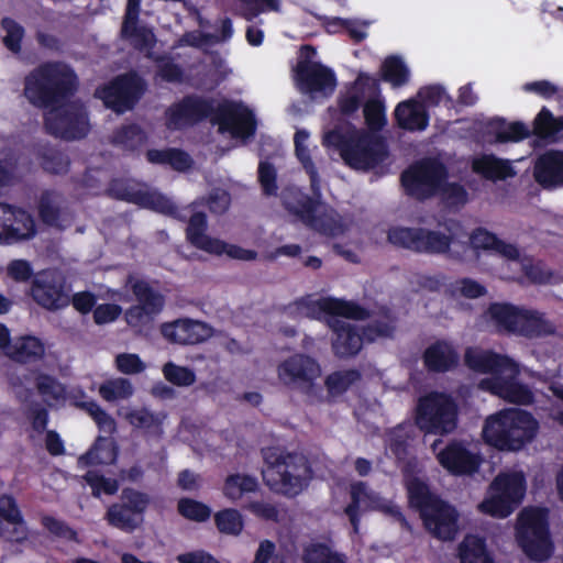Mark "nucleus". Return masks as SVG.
I'll return each mask as SVG.
<instances>
[{
    "instance_id": "nucleus-1",
    "label": "nucleus",
    "mask_w": 563,
    "mask_h": 563,
    "mask_svg": "<svg viewBox=\"0 0 563 563\" xmlns=\"http://www.w3.org/2000/svg\"><path fill=\"white\" fill-rule=\"evenodd\" d=\"M295 306L300 314L308 318L320 319L322 316H327L325 322L333 331L332 350L340 358L355 356L362 350L365 341L373 342L379 338H388L394 331L393 320L389 317H384V320L362 329L341 319L343 317L363 320L369 316L366 309L352 301L306 297L296 301Z\"/></svg>"
},
{
    "instance_id": "nucleus-2",
    "label": "nucleus",
    "mask_w": 563,
    "mask_h": 563,
    "mask_svg": "<svg viewBox=\"0 0 563 563\" xmlns=\"http://www.w3.org/2000/svg\"><path fill=\"white\" fill-rule=\"evenodd\" d=\"M296 155L310 176L311 189L317 198H310L298 189H289L283 195L286 209L307 227L324 235H342L349 230L352 222L318 199L320 197V180L310 158L308 146L296 148Z\"/></svg>"
},
{
    "instance_id": "nucleus-3",
    "label": "nucleus",
    "mask_w": 563,
    "mask_h": 563,
    "mask_svg": "<svg viewBox=\"0 0 563 563\" xmlns=\"http://www.w3.org/2000/svg\"><path fill=\"white\" fill-rule=\"evenodd\" d=\"M465 364L473 371L490 373L492 377L482 379L479 387L506 401L529 405L533 400L532 391L516 380L518 364L507 356H501L477 347L467 349Z\"/></svg>"
},
{
    "instance_id": "nucleus-4",
    "label": "nucleus",
    "mask_w": 563,
    "mask_h": 563,
    "mask_svg": "<svg viewBox=\"0 0 563 563\" xmlns=\"http://www.w3.org/2000/svg\"><path fill=\"white\" fill-rule=\"evenodd\" d=\"M78 85L74 70L65 63H46L24 80V96L36 107H48L73 95Z\"/></svg>"
},
{
    "instance_id": "nucleus-5",
    "label": "nucleus",
    "mask_w": 563,
    "mask_h": 563,
    "mask_svg": "<svg viewBox=\"0 0 563 563\" xmlns=\"http://www.w3.org/2000/svg\"><path fill=\"white\" fill-rule=\"evenodd\" d=\"M538 430L539 423L529 412L511 408L487 417L483 437L500 450L517 451L531 442Z\"/></svg>"
},
{
    "instance_id": "nucleus-6",
    "label": "nucleus",
    "mask_w": 563,
    "mask_h": 563,
    "mask_svg": "<svg viewBox=\"0 0 563 563\" xmlns=\"http://www.w3.org/2000/svg\"><path fill=\"white\" fill-rule=\"evenodd\" d=\"M323 145L339 148L343 161L360 170L374 167L386 156L385 145L376 135L351 126L328 132Z\"/></svg>"
},
{
    "instance_id": "nucleus-7",
    "label": "nucleus",
    "mask_w": 563,
    "mask_h": 563,
    "mask_svg": "<svg viewBox=\"0 0 563 563\" xmlns=\"http://www.w3.org/2000/svg\"><path fill=\"white\" fill-rule=\"evenodd\" d=\"M266 467L263 470L265 484L275 493L296 496L311 479V470L301 454L268 450L264 453Z\"/></svg>"
},
{
    "instance_id": "nucleus-8",
    "label": "nucleus",
    "mask_w": 563,
    "mask_h": 563,
    "mask_svg": "<svg viewBox=\"0 0 563 563\" xmlns=\"http://www.w3.org/2000/svg\"><path fill=\"white\" fill-rule=\"evenodd\" d=\"M445 175V168L441 163L429 159L405 172L401 181L407 192L419 199L439 192L449 205L465 203L467 199L465 189L455 183H444Z\"/></svg>"
},
{
    "instance_id": "nucleus-9",
    "label": "nucleus",
    "mask_w": 563,
    "mask_h": 563,
    "mask_svg": "<svg viewBox=\"0 0 563 563\" xmlns=\"http://www.w3.org/2000/svg\"><path fill=\"white\" fill-rule=\"evenodd\" d=\"M487 316L498 331L526 338H539L555 332V325L539 310L510 303H493Z\"/></svg>"
},
{
    "instance_id": "nucleus-10",
    "label": "nucleus",
    "mask_w": 563,
    "mask_h": 563,
    "mask_svg": "<svg viewBox=\"0 0 563 563\" xmlns=\"http://www.w3.org/2000/svg\"><path fill=\"white\" fill-rule=\"evenodd\" d=\"M457 405L445 393H430L421 397L416 409V424L426 432L445 435L457 427Z\"/></svg>"
},
{
    "instance_id": "nucleus-11",
    "label": "nucleus",
    "mask_w": 563,
    "mask_h": 563,
    "mask_svg": "<svg viewBox=\"0 0 563 563\" xmlns=\"http://www.w3.org/2000/svg\"><path fill=\"white\" fill-rule=\"evenodd\" d=\"M174 213L172 216L185 219L189 214L188 225L186 229L187 239L197 249L213 255L225 254L228 257L240 261H254L257 258V253L253 250H246L241 246L229 244L220 239L209 236L207 231V218L202 212H195L192 207H187L177 212L174 205Z\"/></svg>"
},
{
    "instance_id": "nucleus-12",
    "label": "nucleus",
    "mask_w": 563,
    "mask_h": 563,
    "mask_svg": "<svg viewBox=\"0 0 563 563\" xmlns=\"http://www.w3.org/2000/svg\"><path fill=\"white\" fill-rule=\"evenodd\" d=\"M526 493L522 472L509 471L499 474L490 484L488 496L478 505L482 512L505 518L520 504Z\"/></svg>"
},
{
    "instance_id": "nucleus-13",
    "label": "nucleus",
    "mask_w": 563,
    "mask_h": 563,
    "mask_svg": "<svg viewBox=\"0 0 563 563\" xmlns=\"http://www.w3.org/2000/svg\"><path fill=\"white\" fill-rule=\"evenodd\" d=\"M517 539L525 553L538 561L551 553L547 511L540 508H526L518 518Z\"/></svg>"
},
{
    "instance_id": "nucleus-14",
    "label": "nucleus",
    "mask_w": 563,
    "mask_h": 563,
    "mask_svg": "<svg viewBox=\"0 0 563 563\" xmlns=\"http://www.w3.org/2000/svg\"><path fill=\"white\" fill-rule=\"evenodd\" d=\"M124 287L133 292L136 301L125 311V321L130 327L140 331L150 325L155 317L161 313L165 305V298L159 291L152 288L147 282L134 274L126 276Z\"/></svg>"
},
{
    "instance_id": "nucleus-15",
    "label": "nucleus",
    "mask_w": 563,
    "mask_h": 563,
    "mask_svg": "<svg viewBox=\"0 0 563 563\" xmlns=\"http://www.w3.org/2000/svg\"><path fill=\"white\" fill-rule=\"evenodd\" d=\"M321 375L320 363L305 353H295L277 366V377L280 384L308 396L317 395L319 390L318 380Z\"/></svg>"
},
{
    "instance_id": "nucleus-16",
    "label": "nucleus",
    "mask_w": 563,
    "mask_h": 563,
    "mask_svg": "<svg viewBox=\"0 0 563 563\" xmlns=\"http://www.w3.org/2000/svg\"><path fill=\"white\" fill-rule=\"evenodd\" d=\"M316 55L311 46L302 47V57L295 68V79L299 90L312 99L328 97L336 87L334 73L327 66L312 60Z\"/></svg>"
},
{
    "instance_id": "nucleus-17",
    "label": "nucleus",
    "mask_w": 563,
    "mask_h": 563,
    "mask_svg": "<svg viewBox=\"0 0 563 563\" xmlns=\"http://www.w3.org/2000/svg\"><path fill=\"white\" fill-rule=\"evenodd\" d=\"M151 498L146 493L134 488H124L120 501L111 505L106 514L110 526L124 532H133L144 522V514Z\"/></svg>"
},
{
    "instance_id": "nucleus-18",
    "label": "nucleus",
    "mask_w": 563,
    "mask_h": 563,
    "mask_svg": "<svg viewBox=\"0 0 563 563\" xmlns=\"http://www.w3.org/2000/svg\"><path fill=\"white\" fill-rule=\"evenodd\" d=\"M47 131L64 140L81 139L89 132V122L84 106L69 101L51 109L45 117Z\"/></svg>"
},
{
    "instance_id": "nucleus-19",
    "label": "nucleus",
    "mask_w": 563,
    "mask_h": 563,
    "mask_svg": "<svg viewBox=\"0 0 563 563\" xmlns=\"http://www.w3.org/2000/svg\"><path fill=\"white\" fill-rule=\"evenodd\" d=\"M351 503L344 509L345 515L353 527V532H360L361 511L377 510L397 518L404 526H407L405 518L398 507L382 498L373 492L364 482H355L350 487Z\"/></svg>"
},
{
    "instance_id": "nucleus-20",
    "label": "nucleus",
    "mask_w": 563,
    "mask_h": 563,
    "mask_svg": "<svg viewBox=\"0 0 563 563\" xmlns=\"http://www.w3.org/2000/svg\"><path fill=\"white\" fill-rule=\"evenodd\" d=\"M143 90V80L135 74H129L98 89L96 96L103 100L106 107L113 109L117 113H123L133 107Z\"/></svg>"
},
{
    "instance_id": "nucleus-21",
    "label": "nucleus",
    "mask_w": 563,
    "mask_h": 563,
    "mask_svg": "<svg viewBox=\"0 0 563 563\" xmlns=\"http://www.w3.org/2000/svg\"><path fill=\"white\" fill-rule=\"evenodd\" d=\"M438 462L454 475H471L478 471L483 461L477 444L452 441L437 452Z\"/></svg>"
},
{
    "instance_id": "nucleus-22",
    "label": "nucleus",
    "mask_w": 563,
    "mask_h": 563,
    "mask_svg": "<svg viewBox=\"0 0 563 563\" xmlns=\"http://www.w3.org/2000/svg\"><path fill=\"white\" fill-rule=\"evenodd\" d=\"M110 194L121 200L133 202L165 214L174 213V203L157 191H150L145 186L135 181L114 180L110 186Z\"/></svg>"
},
{
    "instance_id": "nucleus-23",
    "label": "nucleus",
    "mask_w": 563,
    "mask_h": 563,
    "mask_svg": "<svg viewBox=\"0 0 563 563\" xmlns=\"http://www.w3.org/2000/svg\"><path fill=\"white\" fill-rule=\"evenodd\" d=\"M421 518L428 532L439 540H453L459 531V514L454 507L443 500H435L428 505Z\"/></svg>"
},
{
    "instance_id": "nucleus-24",
    "label": "nucleus",
    "mask_w": 563,
    "mask_h": 563,
    "mask_svg": "<svg viewBox=\"0 0 563 563\" xmlns=\"http://www.w3.org/2000/svg\"><path fill=\"white\" fill-rule=\"evenodd\" d=\"M213 118L219 131L229 132L234 137H250L255 132L253 113L244 106L234 102L218 104Z\"/></svg>"
},
{
    "instance_id": "nucleus-25",
    "label": "nucleus",
    "mask_w": 563,
    "mask_h": 563,
    "mask_svg": "<svg viewBox=\"0 0 563 563\" xmlns=\"http://www.w3.org/2000/svg\"><path fill=\"white\" fill-rule=\"evenodd\" d=\"M32 297L43 308L57 310L69 303L60 275L54 271L38 274L32 285Z\"/></svg>"
},
{
    "instance_id": "nucleus-26",
    "label": "nucleus",
    "mask_w": 563,
    "mask_h": 563,
    "mask_svg": "<svg viewBox=\"0 0 563 563\" xmlns=\"http://www.w3.org/2000/svg\"><path fill=\"white\" fill-rule=\"evenodd\" d=\"M213 106L202 99L187 97L166 111V125L170 130L190 126L213 111Z\"/></svg>"
},
{
    "instance_id": "nucleus-27",
    "label": "nucleus",
    "mask_w": 563,
    "mask_h": 563,
    "mask_svg": "<svg viewBox=\"0 0 563 563\" xmlns=\"http://www.w3.org/2000/svg\"><path fill=\"white\" fill-rule=\"evenodd\" d=\"M163 336L176 344H198L212 335V329L205 322L188 318L163 323Z\"/></svg>"
},
{
    "instance_id": "nucleus-28",
    "label": "nucleus",
    "mask_w": 563,
    "mask_h": 563,
    "mask_svg": "<svg viewBox=\"0 0 563 563\" xmlns=\"http://www.w3.org/2000/svg\"><path fill=\"white\" fill-rule=\"evenodd\" d=\"M15 219L11 206L0 203V242H15L29 240L36 233L34 219L29 213H21L16 221H22L23 225H14L11 221Z\"/></svg>"
},
{
    "instance_id": "nucleus-29",
    "label": "nucleus",
    "mask_w": 563,
    "mask_h": 563,
    "mask_svg": "<svg viewBox=\"0 0 563 563\" xmlns=\"http://www.w3.org/2000/svg\"><path fill=\"white\" fill-rule=\"evenodd\" d=\"M536 180L547 187L563 186V152L549 151L536 163Z\"/></svg>"
},
{
    "instance_id": "nucleus-30",
    "label": "nucleus",
    "mask_w": 563,
    "mask_h": 563,
    "mask_svg": "<svg viewBox=\"0 0 563 563\" xmlns=\"http://www.w3.org/2000/svg\"><path fill=\"white\" fill-rule=\"evenodd\" d=\"M44 343L36 336L25 335L15 338L7 356L19 363H33L43 358Z\"/></svg>"
},
{
    "instance_id": "nucleus-31",
    "label": "nucleus",
    "mask_w": 563,
    "mask_h": 563,
    "mask_svg": "<svg viewBox=\"0 0 563 563\" xmlns=\"http://www.w3.org/2000/svg\"><path fill=\"white\" fill-rule=\"evenodd\" d=\"M395 115L398 124L407 130H424L428 125V114L424 104L416 100L400 102Z\"/></svg>"
},
{
    "instance_id": "nucleus-32",
    "label": "nucleus",
    "mask_w": 563,
    "mask_h": 563,
    "mask_svg": "<svg viewBox=\"0 0 563 563\" xmlns=\"http://www.w3.org/2000/svg\"><path fill=\"white\" fill-rule=\"evenodd\" d=\"M471 243L474 249H483L500 255L505 262L518 256V249L516 245L499 240L496 235L485 229L475 230L471 235Z\"/></svg>"
},
{
    "instance_id": "nucleus-33",
    "label": "nucleus",
    "mask_w": 563,
    "mask_h": 563,
    "mask_svg": "<svg viewBox=\"0 0 563 563\" xmlns=\"http://www.w3.org/2000/svg\"><path fill=\"white\" fill-rule=\"evenodd\" d=\"M473 170L490 180H503L515 175L511 163L494 155H482L473 161Z\"/></svg>"
},
{
    "instance_id": "nucleus-34",
    "label": "nucleus",
    "mask_w": 563,
    "mask_h": 563,
    "mask_svg": "<svg viewBox=\"0 0 563 563\" xmlns=\"http://www.w3.org/2000/svg\"><path fill=\"white\" fill-rule=\"evenodd\" d=\"M457 360L456 351L450 343L444 341L434 343L424 352V363L431 371H449L457 363Z\"/></svg>"
},
{
    "instance_id": "nucleus-35",
    "label": "nucleus",
    "mask_w": 563,
    "mask_h": 563,
    "mask_svg": "<svg viewBox=\"0 0 563 563\" xmlns=\"http://www.w3.org/2000/svg\"><path fill=\"white\" fill-rule=\"evenodd\" d=\"M124 419L136 429H141L153 435L163 433L164 415L154 413L146 408H134L123 412Z\"/></svg>"
},
{
    "instance_id": "nucleus-36",
    "label": "nucleus",
    "mask_w": 563,
    "mask_h": 563,
    "mask_svg": "<svg viewBox=\"0 0 563 563\" xmlns=\"http://www.w3.org/2000/svg\"><path fill=\"white\" fill-rule=\"evenodd\" d=\"M507 263L514 272L520 269L534 284H545L552 277L551 272L541 262L534 263L531 258L521 256L519 251L518 256L514 260H508Z\"/></svg>"
},
{
    "instance_id": "nucleus-37",
    "label": "nucleus",
    "mask_w": 563,
    "mask_h": 563,
    "mask_svg": "<svg viewBox=\"0 0 563 563\" xmlns=\"http://www.w3.org/2000/svg\"><path fill=\"white\" fill-rule=\"evenodd\" d=\"M258 482L246 474H233L225 478L222 493L231 501L240 500L245 494L256 492Z\"/></svg>"
},
{
    "instance_id": "nucleus-38",
    "label": "nucleus",
    "mask_w": 563,
    "mask_h": 563,
    "mask_svg": "<svg viewBox=\"0 0 563 563\" xmlns=\"http://www.w3.org/2000/svg\"><path fill=\"white\" fill-rule=\"evenodd\" d=\"M461 563H494L485 542L476 536H466L459 548Z\"/></svg>"
},
{
    "instance_id": "nucleus-39",
    "label": "nucleus",
    "mask_w": 563,
    "mask_h": 563,
    "mask_svg": "<svg viewBox=\"0 0 563 563\" xmlns=\"http://www.w3.org/2000/svg\"><path fill=\"white\" fill-rule=\"evenodd\" d=\"M35 385L38 394L47 405L60 402L66 398L65 386L51 375L37 374Z\"/></svg>"
},
{
    "instance_id": "nucleus-40",
    "label": "nucleus",
    "mask_w": 563,
    "mask_h": 563,
    "mask_svg": "<svg viewBox=\"0 0 563 563\" xmlns=\"http://www.w3.org/2000/svg\"><path fill=\"white\" fill-rule=\"evenodd\" d=\"M406 485L410 504L420 510V515H422L423 509L428 505L440 500L438 497L431 495L424 482L416 476H407Z\"/></svg>"
},
{
    "instance_id": "nucleus-41",
    "label": "nucleus",
    "mask_w": 563,
    "mask_h": 563,
    "mask_svg": "<svg viewBox=\"0 0 563 563\" xmlns=\"http://www.w3.org/2000/svg\"><path fill=\"white\" fill-rule=\"evenodd\" d=\"M145 141V133L135 124L122 126L112 135V143L126 151L139 148Z\"/></svg>"
},
{
    "instance_id": "nucleus-42",
    "label": "nucleus",
    "mask_w": 563,
    "mask_h": 563,
    "mask_svg": "<svg viewBox=\"0 0 563 563\" xmlns=\"http://www.w3.org/2000/svg\"><path fill=\"white\" fill-rule=\"evenodd\" d=\"M114 459L115 454L111 443L107 439L98 438L92 449L79 457L78 463L82 466L108 464L113 462Z\"/></svg>"
},
{
    "instance_id": "nucleus-43",
    "label": "nucleus",
    "mask_w": 563,
    "mask_h": 563,
    "mask_svg": "<svg viewBox=\"0 0 563 563\" xmlns=\"http://www.w3.org/2000/svg\"><path fill=\"white\" fill-rule=\"evenodd\" d=\"M418 252L440 254L449 250L452 239L442 232L420 229Z\"/></svg>"
},
{
    "instance_id": "nucleus-44",
    "label": "nucleus",
    "mask_w": 563,
    "mask_h": 563,
    "mask_svg": "<svg viewBox=\"0 0 563 563\" xmlns=\"http://www.w3.org/2000/svg\"><path fill=\"white\" fill-rule=\"evenodd\" d=\"M133 386L126 378L107 380L99 387L100 396L107 401L128 399L133 395Z\"/></svg>"
},
{
    "instance_id": "nucleus-45",
    "label": "nucleus",
    "mask_w": 563,
    "mask_h": 563,
    "mask_svg": "<svg viewBox=\"0 0 563 563\" xmlns=\"http://www.w3.org/2000/svg\"><path fill=\"white\" fill-rule=\"evenodd\" d=\"M361 378L356 369L338 371L325 378V386L330 394L340 395L346 391L353 384Z\"/></svg>"
},
{
    "instance_id": "nucleus-46",
    "label": "nucleus",
    "mask_w": 563,
    "mask_h": 563,
    "mask_svg": "<svg viewBox=\"0 0 563 563\" xmlns=\"http://www.w3.org/2000/svg\"><path fill=\"white\" fill-rule=\"evenodd\" d=\"M214 522L221 533L238 536L244 522L242 515L232 508L223 509L214 515Z\"/></svg>"
},
{
    "instance_id": "nucleus-47",
    "label": "nucleus",
    "mask_w": 563,
    "mask_h": 563,
    "mask_svg": "<svg viewBox=\"0 0 563 563\" xmlns=\"http://www.w3.org/2000/svg\"><path fill=\"white\" fill-rule=\"evenodd\" d=\"M498 142H519L530 135L529 128L521 122H497L494 128Z\"/></svg>"
},
{
    "instance_id": "nucleus-48",
    "label": "nucleus",
    "mask_w": 563,
    "mask_h": 563,
    "mask_svg": "<svg viewBox=\"0 0 563 563\" xmlns=\"http://www.w3.org/2000/svg\"><path fill=\"white\" fill-rule=\"evenodd\" d=\"M122 37L130 41V43L140 51L148 49L155 43V36L152 30L145 26H139L137 22H134L128 32H124V23L121 29Z\"/></svg>"
},
{
    "instance_id": "nucleus-49",
    "label": "nucleus",
    "mask_w": 563,
    "mask_h": 563,
    "mask_svg": "<svg viewBox=\"0 0 563 563\" xmlns=\"http://www.w3.org/2000/svg\"><path fill=\"white\" fill-rule=\"evenodd\" d=\"M420 234V229L393 228L388 232V241L396 246L418 252Z\"/></svg>"
},
{
    "instance_id": "nucleus-50",
    "label": "nucleus",
    "mask_w": 563,
    "mask_h": 563,
    "mask_svg": "<svg viewBox=\"0 0 563 563\" xmlns=\"http://www.w3.org/2000/svg\"><path fill=\"white\" fill-rule=\"evenodd\" d=\"M163 374L166 380L179 387H189L196 382L194 369L179 366L173 362H168L163 366Z\"/></svg>"
},
{
    "instance_id": "nucleus-51",
    "label": "nucleus",
    "mask_w": 563,
    "mask_h": 563,
    "mask_svg": "<svg viewBox=\"0 0 563 563\" xmlns=\"http://www.w3.org/2000/svg\"><path fill=\"white\" fill-rule=\"evenodd\" d=\"M382 69L384 79L389 81L395 87H399L406 84L408 80L409 71L400 58H386Z\"/></svg>"
},
{
    "instance_id": "nucleus-52",
    "label": "nucleus",
    "mask_w": 563,
    "mask_h": 563,
    "mask_svg": "<svg viewBox=\"0 0 563 563\" xmlns=\"http://www.w3.org/2000/svg\"><path fill=\"white\" fill-rule=\"evenodd\" d=\"M562 130L563 118H554L545 108H543L534 119V133L539 136H552Z\"/></svg>"
},
{
    "instance_id": "nucleus-53",
    "label": "nucleus",
    "mask_w": 563,
    "mask_h": 563,
    "mask_svg": "<svg viewBox=\"0 0 563 563\" xmlns=\"http://www.w3.org/2000/svg\"><path fill=\"white\" fill-rule=\"evenodd\" d=\"M81 408L87 411V413L93 419L102 432L112 434L117 430V423L114 419L109 413H107L97 402H82Z\"/></svg>"
},
{
    "instance_id": "nucleus-54",
    "label": "nucleus",
    "mask_w": 563,
    "mask_h": 563,
    "mask_svg": "<svg viewBox=\"0 0 563 563\" xmlns=\"http://www.w3.org/2000/svg\"><path fill=\"white\" fill-rule=\"evenodd\" d=\"M178 511L187 519L205 521L211 515V509L197 500L184 498L178 503Z\"/></svg>"
},
{
    "instance_id": "nucleus-55",
    "label": "nucleus",
    "mask_w": 563,
    "mask_h": 563,
    "mask_svg": "<svg viewBox=\"0 0 563 563\" xmlns=\"http://www.w3.org/2000/svg\"><path fill=\"white\" fill-rule=\"evenodd\" d=\"M2 27L5 31L3 43L8 49L19 53L21 49V41L24 35V29L14 20L5 18L2 20Z\"/></svg>"
},
{
    "instance_id": "nucleus-56",
    "label": "nucleus",
    "mask_w": 563,
    "mask_h": 563,
    "mask_svg": "<svg viewBox=\"0 0 563 563\" xmlns=\"http://www.w3.org/2000/svg\"><path fill=\"white\" fill-rule=\"evenodd\" d=\"M40 214L45 223L49 225H57L59 198L51 194L43 195L40 202Z\"/></svg>"
},
{
    "instance_id": "nucleus-57",
    "label": "nucleus",
    "mask_w": 563,
    "mask_h": 563,
    "mask_svg": "<svg viewBox=\"0 0 563 563\" xmlns=\"http://www.w3.org/2000/svg\"><path fill=\"white\" fill-rule=\"evenodd\" d=\"M117 369L126 375H135L142 373L146 365L137 354L121 353L115 356Z\"/></svg>"
},
{
    "instance_id": "nucleus-58",
    "label": "nucleus",
    "mask_w": 563,
    "mask_h": 563,
    "mask_svg": "<svg viewBox=\"0 0 563 563\" xmlns=\"http://www.w3.org/2000/svg\"><path fill=\"white\" fill-rule=\"evenodd\" d=\"M85 479L92 488V494L99 496L101 492L108 495H113L119 489V483L113 478H106L93 472H88Z\"/></svg>"
},
{
    "instance_id": "nucleus-59",
    "label": "nucleus",
    "mask_w": 563,
    "mask_h": 563,
    "mask_svg": "<svg viewBox=\"0 0 563 563\" xmlns=\"http://www.w3.org/2000/svg\"><path fill=\"white\" fill-rule=\"evenodd\" d=\"M8 525L12 526L11 531H8L4 528V522L0 519V538L10 541L21 543L25 541L29 537V530L23 518L16 519L14 521L9 522Z\"/></svg>"
},
{
    "instance_id": "nucleus-60",
    "label": "nucleus",
    "mask_w": 563,
    "mask_h": 563,
    "mask_svg": "<svg viewBox=\"0 0 563 563\" xmlns=\"http://www.w3.org/2000/svg\"><path fill=\"white\" fill-rule=\"evenodd\" d=\"M364 117L373 130H379L385 124L384 107L376 99H371L365 103Z\"/></svg>"
},
{
    "instance_id": "nucleus-61",
    "label": "nucleus",
    "mask_w": 563,
    "mask_h": 563,
    "mask_svg": "<svg viewBox=\"0 0 563 563\" xmlns=\"http://www.w3.org/2000/svg\"><path fill=\"white\" fill-rule=\"evenodd\" d=\"M408 435L404 428H396L388 433V448L398 460H404L407 455Z\"/></svg>"
},
{
    "instance_id": "nucleus-62",
    "label": "nucleus",
    "mask_w": 563,
    "mask_h": 563,
    "mask_svg": "<svg viewBox=\"0 0 563 563\" xmlns=\"http://www.w3.org/2000/svg\"><path fill=\"white\" fill-rule=\"evenodd\" d=\"M258 180L265 195L272 196L277 192L276 170L266 163L262 162L258 166Z\"/></svg>"
},
{
    "instance_id": "nucleus-63",
    "label": "nucleus",
    "mask_w": 563,
    "mask_h": 563,
    "mask_svg": "<svg viewBox=\"0 0 563 563\" xmlns=\"http://www.w3.org/2000/svg\"><path fill=\"white\" fill-rule=\"evenodd\" d=\"M307 563H345L342 555L324 545H316L307 553Z\"/></svg>"
},
{
    "instance_id": "nucleus-64",
    "label": "nucleus",
    "mask_w": 563,
    "mask_h": 563,
    "mask_svg": "<svg viewBox=\"0 0 563 563\" xmlns=\"http://www.w3.org/2000/svg\"><path fill=\"white\" fill-rule=\"evenodd\" d=\"M418 97L424 106H439L443 102L449 103L451 101L441 86L424 87L419 90Z\"/></svg>"
}]
</instances>
